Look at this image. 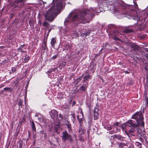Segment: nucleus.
Listing matches in <instances>:
<instances>
[{"instance_id":"7c9ffc66","label":"nucleus","mask_w":148,"mask_h":148,"mask_svg":"<svg viewBox=\"0 0 148 148\" xmlns=\"http://www.w3.org/2000/svg\"><path fill=\"white\" fill-rule=\"evenodd\" d=\"M59 117L60 118L62 119V116L61 114H59Z\"/></svg>"},{"instance_id":"4468645a","label":"nucleus","mask_w":148,"mask_h":148,"mask_svg":"<svg viewBox=\"0 0 148 148\" xmlns=\"http://www.w3.org/2000/svg\"><path fill=\"white\" fill-rule=\"evenodd\" d=\"M119 148H123L125 145V144L124 143H117Z\"/></svg>"},{"instance_id":"aec40b11","label":"nucleus","mask_w":148,"mask_h":148,"mask_svg":"<svg viewBox=\"0 0 148 148\" xmlns=\"http://www.w3.org/2000/svg\"><path fill=\"white\" fill-rule=\"evenodd\" d=\"M49 24L48 23L46 22H44L42 24V25L43 26L45 27H47L48 26Z\"/></svg>"},{"instance_id":"7ed1b4c3","label":"nucleus","mask_w":148,"mask_h":148,"mask_svg":"<svg viewBox=\"0 0 148 148\" xmlns=\"http://www.w3.org/2000/svg\"><path fill=\"white\" fill-rule=\"evenodd\" d=\"M62 3L60 2V3L57 4L56 6H52L46 13L45 16L46 19L49 21H53L57 15L56 12L62 6Z\"/></svg>"},{"instance_id":"9b49d317","label":"nucleus","mask_w":148,"mask_h":148,"mask_svg":"<svg viewBox=\"0 0 148 148\" xmlns=\"http://www.w3.org/2000/svg\"><path fill=\"white\" fill-rule=\"evenodd\" d=\"M56 43V40L54 38H52L51 42V44L53 47H54V45Z\"/></svg>"},{"instance_id":"4be33fe9","label":"nucleus","mask_w":148,"mask_h":148,"mask_svg":"<svg viewBox=\"0 0 148 148\" xmlns=\"http://www.w3.org/2000/svg\"><path fill=\"white\" fill-rule=\"evenodd\" d=\"M23 101L21 100H20L18 103V105L19 106H21L22 105Z\"/></svg>"},{"instance_id":"cd10ccee","label":"nucleus","mask_w":148,"mask_h":148,"mask_svg":"<svg viewBox=\"0 0 148 148\" xmlns=\"http://www.w3.org/2000/svg\"><path fill=\"white\" fill-rule=\"evenodd\" d=\"M38 119V120H39V121H40V122H42V119L41 118H39Z\"/></svg>"},{"instance_id":"f03ea898","label":"nucleus","mask_w":148,"mask_h":148,"mask_svg":"<svg viewBox=\"0 0 148 148\" xmlns=\"http://www.w3.org/2000/svg\"><path fill=\"white\" fill-rule=\"evenodd\" d=\"M93 9H90V10H88L87 12L85 11L80 12L78 14H77L76 12L75 11L72 12L69 14L68 18H66L64 21V24L66 25V23L70 20L72 21L78 20L84 24L89 23L90 20L87 19V15L89 13L90 11V12H93ZM93 11L94 12V11Z\"/></svg>"},{"instance_id":"9d476101","label":"nucleus","mask_w":148,"mask_h":148,"mask_svg":"<svg viewBox=\"0 0 148 148\" xmlns=\"http://www.w3.org/2000/svg\"><path fill=\"white\" fill-rule=\"evenodd\" d=\"M54 71H55V69L53 68H52L49 69L47 71V73L48 74V76H49L50 78H53L52 76H50V73H51L52 72H53Z\"/></svg>"},{"instance_id":"ddd939ff","label":"nucleus","mask_w":148,"mask_h":148,"mask_svg":"<svg viewBox=\"0 0 148 148\" xmlns=\"http://www.w3.org/2000/svg\"><path fill=\"white\" fill-rule=\"evenodd\" d=\"M87 86L85 84H83L82 86L80 88V89L81 90L83 91H85L86 90L87 88Z\"/></svg>"},{"instance_id":"c85d7f7f","label":"nucleus","mask_w":148,"mask_h":148,"mask_svg":"<svg viewBox=\"0 0 148 148\" xmlns=\"http://www.w3.org/2000/svg\"><path fill=\"white\" fill-rule=\"evenodd\" d=\"M76 103V102L75 101H73V103H72V106H74L75 104Z\"/></svg>"},{"instance_id":"f3484780","label":"nucleus","mask_w":148,"mask_h":148,"mask_svg":"<svg viewBox=\"0 0 148 148\" xmlns=\"http://www.w3.org/2000/svg\"><path fill=\"white\" fill-rule=\"evenodd\" d=\"M73 35H72V36L73 38H75V37H77L78 36H79V34L77 32H75L73 33Z\"/></svg>"},{"instance_id":"6ab92c4d","label":"nucleus","mask_w":148,"mask_h":148,"mask_svg":"<svg viewBox=\"0 0 148 148\" xmlns=\"http://www.w3.org/2000/svg\"><path fill=\"white\" fill-rule=\"evenodd\" d=\"M32 130L33 131H35L36 130V127H35V125L34 124L33 122H32Z\"/></svg>"},{"instance_id":"423d86ee","label":"nucleus","mask_w":148,"mask_h":148,"mask_svg":"<svg viewBox=\"0 0 148 148\" xmlns=\"http://www.w3.org/2000/svg\"><path fill=\"white\" fill-rule=\"evenodd\" d=\"M63 135L62 136V140L66 141L67 139H69L70 141H72V140L71 135L67 133L66 131L63 132H62Z\"/></svg>"},{"instance_id":"39448f33","label":"nucleus","mask_w":148,"mask_h":148,"mask_svg":"<svg viewBox=\"0 0 148 148\" xmlns=\"http://www.w3.org/2000/svg\"><path fill=\"white\" fill-rule=\"evenodd\" d=\"M86 130L83 127H80L78 130L79 138L80 141H84V133Z\"/></svg>"},{"instance_id":"72a5a7b5","label":"nucleus","mask_w":148,"mask_h":148,"mask_svg":"<svg viewBox=\"0 0 148 148\" xmlns=\"http://www.w3.org/2000/svg\"><path fill=\"white\" fill-rule=\"evenodd\" d=\"M117 11H118V10L117 9H116L115 10L114 12V13L115 12L116 13Z\"/></svg>"},{"instance_id":"20e7f679","label":"nucleus","mask_w":148,"mask_h":148,"mask_svg":"<svg viewBox=\"0 0 148 148\" xmlns=\"http://www.w3.org/2000/svg\"><path fill=\"white\" fill-rule=\"evenodd\" d=\"M121 7L123 8H125L126 10H131V11L130 12H125L124 14L125 15V16L129 19H135L136 17V12L134 11L132 8L134 6L125 4H123L122 5H121Z\"/></svg>"},{"instance_id":"0eeeda50","label":"nucleus","mask_w":148,"mask_h":148,"mask_svg":"<svg viewBox=\"0 0 148 148\" xmlns=\"http://www.w3.org/2000/svg\"><path fill=\"white\" fill-rule=\"evenodd\" d=\"M58 113L56 110H52L51 111L50 116L54 120L57 119L58 117Z\"/></svg>"},{"instance_id":"a211bd4d","label":"nucleus","mask_w":148,"mask_h":148,"mask_svg":"<svg viewBox=\"0 0 148 148\" xmlns=\"http://www.w3.org/2000/svg\"><path fill=\"white\" fill-rule=\"evenodd\" d=\"M113 137L114 138H116L119 140L121 139V138L120 136L117 135H115L114 136H113Z\"/></svg>"},{"instance_id":"6e6552de","label":"nucleus","mask_w":148,"mask_h":148,"mask_svg":"<svg viewBox=\"0 0 148 148\" xmlns=\"http://www.w3.org/2000/svg\"><path fill=\"white\" fill-rule=\"evenodd\" d=\"M99 110L98 108L95 107L94 108V116L95 119H97L99 117V114L98 113Z\"/></svg>"},{"instance_id":"393cba45","label":"nucleus","mask_w":148,"mask_h":148,"mask_svg":"<svg viewBox=\"0 0 148 148\" xmlns=\"http://www.w3.org/2000/svg\"><path fill=\"white\" fill-rule=\"evenodd\" d=\"M133 2H134V4H135L134 7H135V8H136L138 6V5L136 3L135 1H134V0L133 1Z\"/></svg>"},{"instance_id":"473e14b6","label":"nucleus","mask_w":148,"mask_h":148,"mask_svg":"<svg viewBox=\"0 0 148 148\" xmlns=\"http://www.w3.org/2000/svg\"><path fill=\"white\" fill-rule=\"evenodd\" d=\"M125 73H129V72L127 71H125Z\"/></svg>"},{"instance_id":"5701e85b","label":"nucleus","mask_w":148,"mask_h":148,"mask_svg":"<svg viewBox=\"0 0 148 148\" xmlns=\"http://www.w3.org/2000/svg\"><path fill=\"white\" fill-rule=\"evenodd\" d=\"M29 60V57L28 56H27V57H25L24 59L25 61L26 62H27Z\"/></svg>"},{"instance_id":"dca6fc26","label":"nucleus","mask_w":148,"mask_h":148,"mask_svg":"<svg viewBox=\"0 0 148 148\" xmlns=\"http://www.w3.org/2000/svg\"><path fill=\"white\" fill-rule=\"evenodd\" d=\"M144 94L146 98L148 97V88L147 87L145 88Z\"/></svg>"},{"instance_id":"b1692460","label":"nucleus","mask_w":148,"mask_h":148,"mask_svg":"<svg viewBox=\"0 0 148 148\" xmlns=\"http://www.w3.org/2000/svg\"><path fill=\"white\" fill-rule=\"evenodd\" d=\"M132 31V29H126L125 32L127 33H129L131 32Z\"/></svg>"},{"instance_id":"f704fd0d","label":"nucleus","mask_w":148,"mask_h":148,"mask_svg":"<svg viewBox=\"0 0 148 148\" xmlns=\"http://www.w3.org/2000/svg\"><path fill=\"white\" fill-rule=\"evenodd\" d=\"M72 148H74V147H72Z\"/></svg>"},{"instance_id":"c756f323","label":"nucleus","mask_w":148,"mask_h":148,"mask_svg":"<svg viewBox=\"0 0 148 148\" xmlns=\"http://www.w3.org/2000/svg\"><path fill=\"white\" fill-rule=\"evenodd\" d=\"M146 103H147V106H148V97H147Z\"/></svg>"},{"instance_id":"2eb2a0df","label":"nucleus","mask_w":148,"mask_h":148,"mask_svg":"<svg viewBox=\"0 0 148 148\" xmlns=\"http://www.w3.org/2000/svg\"><path fill=\"white\" fill-rule=\"evenodd\" d=\"M91 78V76L90 75H88L85 76L84 78V82H85L87 80Z\"/></svg>"},{"instance_id":"1a4fd4ad","label":"nucleus","mask_w":148,"mask_h":148,"mask_svg":"<svg viewBox=\"0 0 148 148\" xmlns=\"http://www.w3.org/2000/svg\"><path fill=\"white\" fill-rule=\"evenodd\" d=\"M80 114L82 115L80 118H79V116H77V117L78 118V120L80 123H81L83 118V113L82 111H81L80 112Z\"/></svg>"},{"instance_id":"412c9836","label":"nucleus","mask_w":148,"mask_h":148,"mask_svg":"<svg viewBox=\"0 0 148 148\" xmlns=\"http://www.w3.org/2000/svg\"><path fill=\"white\" fill-rule=\"evenodd\" d=\"M4 90H10L12 91V90L11 88H9L8 87H5L4 88Z\"/></svg>"},{"instance_id":"2f4dec72","label":"nucleus","mask_w":148,"mask_h":148,"mask_svg":"<svg viewBox=\"0 0 148 148\" xmlns=\"http://www.w3.org/2000/svg\"><path fill=\"white\" fill-rule=\"evenodd\" d=\"M137 130L138 131V133H139V134H140L141 136H142L141 134L139 132V131L138 129H137Z\"/></svg>"},{"instance_id":"f8f14e48","label":"nucleus","mask_w":148,"mask_h":148,"mask_svg":"<svg viewBox=\"0 0 148 148\" xmlns=\"http://www.w3.org/2000/svg\"><path fill=\"white\" fill-rule=\"evenodd\" d=\"M118 123L116 122V123L114 125H110L109 127H108V130H110L113 128L114 126L115 125H118Z\"/></svg>"},{"instance_id":"bb28decb","label":"nucleus","mask_w":148,"mask_h":148,"mask_svg":"<svg viewBox=\"0 0 148 148\" xmlns=\"http://www.w3.org/2000/svg\"><path fill=\"white\" fill-rule=\"evenodd\" d=\"M11 71L12 72H14L16 71V68H12Z\"/></svg>"},{"instance_id":"a878e982","label":"nucleus","mask_w":148,"mask_h":148,"mask_svg":"<svg viewBox=\"0 0 148 148\" xmlns=\"http://www.w3.org/2000/svg\"><path fill=\"white\" fill-rule=\"evenodd\" d=\"M58 56L57 55H56L54 56H53L52 58H51V59H54L57 58Z\"/></svg>"},{"instance_id":"f257e3e1","label":"nucleus","mask_w":148,"mask_h":148,"mask_svg":"<svg viewBox=\"0 0 148 148\" xmlns=\"http://www.w3.org/2000/svg\"><path fill=\"white\" fill-rule=\"evenodd\" d=\"M132 118L136 120L137 124L133 123L132 121L131 120L128 121V125H125V126H123L122 127V130L127 134H128L127 132H129L131 134L133 135L132 134L135 131V128L140 125L143 126L144 125L143 115L141 112H138L134 114Z\"/></svg>"}]
</instances>
